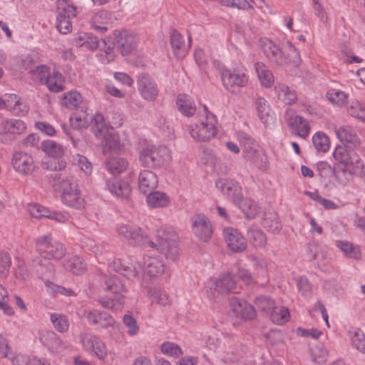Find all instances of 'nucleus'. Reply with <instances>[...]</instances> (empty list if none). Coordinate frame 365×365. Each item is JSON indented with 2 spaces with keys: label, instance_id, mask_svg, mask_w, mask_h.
Instances as JSON below:
<instances>
[{
  "label": "nucleus",
  "instance_id": "obj_1",
  "mask_svg": "<svg viewBox=\"0 0 365 365\" xmlns=\"http://www.w3.org/2000/svg\"><path fill=\"white\" fill-rule=\"evenodd\" d=\"M336 134L343 145L335 148L333 155L338 162L333 168L327 163H322L323 169L331 172L335 178L346 185L352 175H365V165L359 157L356 148L359 145V139L349 127H340Z\"/></svg>",
  "mask_w": 365,
  "mask_h": 365
},
{
  "label": "nucleus",
  "instance_id": "obj_2",
  "mask_svg": "<svg viewBox=\"0 0 365 365\" xmlns=\"http://www.w3.org/2000/svg\"><path fill=\"white\" fill-rule=\"evenodd\" d=\"M261 46L266 57L277 65L292 64L294 66L298 67L301 63L299 53L292 45L290 47L293 50H291V53L288 54L287 56L284 55L279 46L269 39L262 40L261 41Z\"/></svg>",
  "mask_w": 365,
  "mask_h": 365
},
{
  "label": "nucleus",
  "instance_id": "obj_3",
  "mask_svg": "<svg viewBox=\"0 0 365 365\" xmlns=\"http://www.w3.org/2000/svg\"><path fill=\"white\" fill-rule=\"evenodd\" d=\"M36 253L41 255L45 259L60 260L66 254V248L63 244L55 241L51 235H45L35 240Z\"/></svg>",
  "mask_w": 365,
  "mask_h": 365
},
{
  "label": "nucleus",
  "instance_id": "obj_4",
  "mask_svg": "<svg viewBox=\"0 0 365 365\" xmlns=\"http://www.w3.org/2000/svg\"><path fill=\"white\" fill-rule=\"evenodd\" d=\"M169 159V150L165 146L147 145L139 150V162L144 168L160 167Z\"/></svg>",
  "mask_w": 365,
  "mask_h": 365
},
{
  "label": "nucleus",
  "instance_id": "obj_5",
  "mask_svg": "<svg viewBox=\"0 0 365 365\" xmlns=\"http://www.w3.org/2000/svg\"><path fill=\"white\" fill-rule=\"evenodd\" d=\"M41 148L46 154L53 159L42 163V168L44 170L52 171H60L66 168L67 163L61 158L64 154L63 146L52 140H43L41 144Z\"/></svg>",
  "mask_w": 365,
  "mask_h": 365
},
{
  "label": "nucleus",
  "instance_id": "obj_6",
  "mask_svg": "<svg viewBox=\"0 0 365 365\" xmlns=\"http://www.w3.org/2000/svg\"><path fill=\"white\" fill-rule=\"evenodd\" d=\"M93 122V133L102 145L108 149L115 148L118 143V137L113 130L107 125L105 117L101 113H96Z\"/></svg>",
  "mask_w": 365,
  "mask_h": 365
},
{
  "label": "nucleus",
  "instance_id": "obj_7",
  "mask_svg": "<svg viewBox=\"0 0 365 365\" xmlns=\"http://www.w3.org/2000/svg\"><path fill=\"white\" fill-rule=\"evenodd\" d=\"M217 122L215 115L210 113V116L206 115L205 120L199 124H195L190 128L191 137L197 141L206 142L215 138L217 133L215 126Z\"/></svg>",
  "mask_w": 365,
  "mask_h": 365
},
{
  "label": "nucleus",
  "instance_id": "obj_8",
  "mask_svg": "<svg viewBox=\"0 0 365 365\" xmlns=\"http://www.w3.org/2000/svg\"><path fill=\"white\" fill-rule=\"evenodd\" d=\"M113 36L117 50L123 56H127L136 49L139 39L133 32L127 30H115Z\"/></svg>",
  "mask_w": 365,
  "mask_h": 365
},
{
  "label": "nucleus",
  "instance_id": "obj_9",
  "mask_svg": "<svg viewBox=\"0 0 365 365\" xmlns=\"http://www.w3.org/2000/svg\"><path fill=\"white\" fill-rule=\"evenodd\" d=\"M79 339L83 349L90 354L95 355L101 360L106 358L108 351L105 343L97 336L89 333H83Z\"/></svg>",
  "mask_w": 365,
  "mask_h": 365
},
{
  "label": "nucleus",
  "instance_id": "obj_10",
  "mask_svg": "<svg viewBox=\"0 0 365 365\" xmlns=\"http://www.w3.org/2000/svg\"><path fill=\"white\" fill-rule=\"evenodd\" d=\"M11 164L15 171L24 176L32 175L36 168L33 156L23 151H17L13 154Z\"/></svg>",
  "mask_w": 365,
  "mask_h": 365
},
{
  "label": "nucleus",
  "instance_id": "obj_11",
  "mask_svg": "<svg viewBox=\"0 0 365 365\" xmlns=\"http://www.w3.org/2000/svg\"><path fill=\"white\" fill-rule=\"evenodd\" d=\"M118 235L123 237L125 242L133 247L142 245L144 231L138 226L131 224H120L116 227Z\"/></svg>",
  "mask_w": 365,
  "mask_h": 365
},
{
  "label": "nucleus",
  "instance_id": "obj_12",
  "mask_svg": "<svg viewBox=\"0 0 365 365\" xmlns=\"http://www.w3.org/2000/svg\"><path fill=\"white\" fill-rule=\"evenodd\" d=\"M192 230L195 235L203 242H207L212 234L209 218L204 214H196L191 217Z\"/></svg>",
  "mask_w": 365,
  "mask_h": 365
},
{
  "label": "nucleus",
  "instance_id": "obj_13",
  "mask_svg": "<svg viewBox=\"0 0 365 365\" xmlns=\"http://www.w3.org/2000/svg\"><path fill=\"white\" fill-rule=\"evenodd\" d=\"M215 185L223 195L229 197L235 205L240 202L242 188L238 182L229 178H220L215 182Z\"/></svg>",
  "mask_w": 365,
  "mask_h": 365
},
{
  "label": "nucleus",
  "instance_id": "obj_14",
  "mask_svg": "<svg viewBox=\"0 0 365 365\" xmlns=\"http://www.w3.org/2000/svg\"><path fill=\"white\" fill-rule=\"evenodd\" d=\"M220 73L223 86L230 91L234 92L236 87H243L247 84V77L240 70L222 68Z\"/></svg>",
  "mask_w": 365,
  "mask_h": 365
},
{
  "label": "nucleus",
  "instance_id": "obj_15",
  "mask_svg": "<svg viewBox=\"0 0 365 365\" xmlns=\"http://www.w3.org/2000/svg\"><path fill=\"white\" fill-rule=\"evenodd\" d=\"M46 260L41 255L36 253V255L31 257L29 262L31 270L39 278L50 277L55 274V265L51 262H45Z\"/></svg>",
  "mask_w": 365,
  "mask_h": 365
},
{
  "label": "nucleus",
  "instance_id": "obj_16",
  "mask_svg": "<svg viewBox=\"0 0 365 365\" xmlns=\"http://www.w3.org/2000/svg\"><path fill=\"white\" fill-rule=\"evenodd\" d=\"M139 91L147 101H154L158 95V88L154 79L148 73L139 75L138 78Z\"/></svg>",
  "mask_w": 365,
  "mask_h": 365
},
{
  "label": "nucleus",
  "instance_id": "obj_17",
  "mask_svg": "<svg viewBox=\"0 0 365 365\" xmlns=\"http://www.w3.org/2000/svg\"><path fill=\"white\" fill-rule=\"evenodd\" d=\"M224 237L227 247L235 252H242L247 248L246 239L236 230L227 227L224 230Z\"/></svg>",
  "mask_w": 365,
  "mask_h": 365
},
{
  "label": "nucleus",
  "instance_id": "obj_18",
  "mask_svg": "<svg viewBox=\"0 0 365 365\" xmlns=\"http://www.w3.org/2000/svg\"><path fill=\"white\" fill-rule=\"evenodd\" d=\"M86 319L91 325H96V329H107L115 324V319L111 315L99 309H93L88 312Z\"/></svg>",
  "mask_w": 365,
  "mask_h": 365
},
{
  "label": "nucleus",
  "instance_id": "obj_19",
  "mask_svg": "<svg viewBox=\"0 0 365 365\" xmlns=\"http://www.w3.org/2000/svg\"><path fill=\"white\" fill-rule=\"evenodd\" d=\"M232 310L242 319L251 320L256 316L255 308L244 299L232 298L230 301Z\"/></svg>",
  "mask_w": 365,
  "mask_h": 365
},
{
  "label": "nucleus",
  "instance_id": "obj_20",
  "mask_svg": "<svg viewBox=\"0 0 365 365\" xmlns=\"http://www.w3.org/2000/svg\"><path fill=\"white\" fill-rule=\"evenodd\" d=\"M106 189L112 195L121 199H127L131 193V188L128 182L115 177L106 180Z\"/></svg>",
  "mask_w": 365,
  "mask_h": 365
},
{
  "label": "nucleus",
  "instance_id": "obj_21",
  "mask_svg": "<svg viewBox=\"0 0 365 365\" xmlns=\"http://www.w3.org/2000/svg\"><path fill=\"white\" fill-rule=\"evenodd\" d=\"M138 182L139 191L145 195L154 190L158 185L157 175L148 170H143L139 173Z\"/></svg>",
  "mask_w": 365,
  "mask_h": 365
},
{
  "label": "nucleus",
  "instance_id": "obj_22",
  "mask_svg": "<svg viewBox=\"0 0 365 365\" xmlns=\"http://www.w3.org/2000/svg\"><path fill=\"white\" fill-rule=\"evenodd\" d=\"M39 340L51 352L58 353L63 349V342L53 331L44 330L40 333Z\"/></svg>",
  "mask_w": 365,
  "mask_h": 365
},
{
  "label": "nucleus",
  "instance_id": "obj_23",
  "mask_svg": "<svg viewBox=\"0 0 365 365\" xmlns=\"http://www.w3.org/2000/svg\"><path fill=\"white\" fill-rule=\"evenodd\" d=\"M238 138L243 146L245 157L254 161L255 158L259 155L257 143L245 133H240Z\"/></svg>",
  "mask_w": 365,
  "mask_h": 365
},
{
  "label": "nucleus",
  "instance_id": "obj_24",
  "mask_svg": "<svg viewBox=\"0 0 365 365\" xmlns=\"http://www.w3.org/2000/svg\"><path fill=\"white\" fill-rule=\"evenodd\" d=\"M236 289V282L230 273L221 274L216 279L214 289L221 294H228L235 292Z\"/></svg>",
  "mask_w": 365,
  "mask_h": 365
},
{
  "label": "nucleus",
  "instance_id": "obj_25",
  "mask_svg": "<svg viewBox=\"0 0 365 365\" xmlns=\"http://www.w3.org/2000/svg\"><path fill=\"white\" fill-rule=\"evenodd\" d=\"M26 129L25 123L18 119H4L0 123V134H21Z\"/></svg>",
  "mask_w": 365,
  "mask_h": 365
},
{
  "label": "nucleus",
  "instance_id": "obj_26",
  "mask_svg": "<svg viewBox=\"0 0 365 365\" xmlns=\"http://www.w3.org/2000/svg\"><path fill=\"white\" fill-rule=\"evenodd\" d=\"M170 41L175 55L180 57L190 47L191 37L189 36V43L186 46L182 36L177 30H173L170 34Z\"/></svg>",
  "mask_w": 365,
  "mask_h": 365
},
{
  "label": "nucleus",
  "instance_id": "obj_27",
  "mask_svg": "<svg viewBox=\"0 0 365 365\" xmlns=\"http://www.w3.org/2000/svg\"><path fill=\"white\" fill-rule=\"evenodd\" d=\"M289 127L296 131V134L303 138H306L309 133V125L308 121L301 115H294L287 120Z\"/></svg>",
  "mask_w": 365,
  "mask_h": 365
},
{
  "label": "nucleus",
  "instance_id": "obj_28",
  "mask_svg": "<svg viewBox=\"0 0 365 365\" xmlns=\"http://www.w3.org/2000/svg\"><path fill=\"white\" fill-rule=\"evenodd\" d=\"M178 110L185 116H192L196 112V106L193 99L187 94H179L176 99Z\"/></svg>",
  "mask_w": 365,
  "mask_h": 365
},
{
  "label": "nucleus",
  "instance_id": "obj_29",
  "mask_svg": "<svg viewBox=\"0 0 365 365\" xmlns=\"http://www.w3.org/2000/svg\"><path fill=\"white\" fill-rule=\"evenodd\" d=\"M158 242L163 250L169 249L177 238L176 232L171 227H161L157 230Z\"/></svg>",
  "mask_w": 365,
  "mask_h": 365
},
{
  "label": "nucleus",
  "instance_id": "obj_30",
  "mask_svg": "<svg viewBox=\"0 0 365 365\" xmlns=\"http://www.w3.org/2000/svg\"><path fill=\"white\" fill-rule=\"evenodd\" d=\"M144 267L145 272L150 277H157L162 274L165 271L164 263L157 257H145Z\"/></svg>",
  "mask_w": 365,
  "mask_h": 365
},
{
  "label": "nucleus",
  "instance_id": "obj_31",
  "mask_svg": "<svg viewBox=\"0 0 365 365\" xmlns=\"http://www.w3.org/2000/svg\"><path fill=\"white\" fill-rule=\"evenodd\" d=\"M94 116H89L84 113H75L70 116L69 120L71 126L75 130H82L87 128L90 125L93 130V120Z\"/></svg>",
  "mask_w": 365,
  "mask_h": 365
},
{
  "label": "nucleus",
  "instance_id": "obj_32",
  "mask_svg": "<svg viewBox=\"0 0 365 365\" xmlns=\"http://www.w3.org/2000/svg\"><path fill=\"white\" fill-rule=\"evenodd\" d=\"M44 82L49 91L58 93L64 88L65 78L61 72L53 71L47 75Z\"/></svg>",
  "mask_w": 365,
  "mask_h": 365
},
{
  "label": "nucleus",
  "instance_id": "obj_33",
  "mask_svg": "<svg viewBox=\"0 0 365 365\" xmlns=\"http://www.w3.org/2000/svg\"><path fill=\"white\" fill-rule=\"evenodd\" d=\"M235 205L242 210L248 219H254L260 211L259 207L255 201L249 198H244L243 196L240 199V202Z\"/></svg>",
  "mask_w": 365,
  "mask_h": 365
},
{
  "label": "nucleus",
  "instance_id": "obj_34",
  "mask_svg": "<svg viewBox=\"0 0 365 365\" xmlns=\"http://www.w3.org/2000/svg\"><path fill=\"white\" fill-rule=\"evenodd\" d=\"M146 195V202L151 207H166L170 202L169 197L165 192L153 190Z\"/></svg>",
  "mask_w": 365,
  "mask_h": 365
},
{
  "label": "nucleus",
  "instance_id": "obj_35",
  "mask_svg": "<svg viewBox=\"0 0 365 365\" xmlns=\"http://www.w3.org/2000/svg\"><path fill=\"white\" fill-rule=\"evenodd\" d=\"M262 227L268 232L277 234L282 229V224L274 212L265 213L262 220Z\"/></svg>",
  "mask_w": 365,
  "mask_h": 365
},
{
  "label": "nucleus",
  "instance_id": "obj_36",
  "mask_svg": "<svg viewBox=\"0 0 365 365\" xmlns=\"http://www.w3.org/2000/svg\"><path fill=\"white\" fill-rule=\"evenodd\" d=\"M61 201L66 205L80 210L84 207V198L81 195V190L73 193L66 192L61 195Z\"/></svg>",
  "mask_w": 365,
  "mask_h": 365
},
{
  "label": "nucleus",
  "instance_id": "obj_37",
  "mask_svg": "<svg viewBox=\"0 0 365 365\" xmlns=\"http://www.w3.org/2000/svg\"><path fill=\"white\" fill-rule=\"evenodd\" d=\"M275 92L277 93L278 98L285 104L291 105L297 99V93L294 90L291 89L284 84H279L275 86Z\"/></svg>",
  "mask_w": 365,
  "mask_h": 365
},
{
  "label": "nucleus",
  "instance_id": "obj_38",
  "mask_svg": "<svg viewBox=\"0 0 365 365\" xmlns=\"http://www.w3.org/2000/svg\"><path fill=\"white\" fill-rule=\"evenodd\" d=\"M57 16L60 18L72 19L76 16V7L66 0H58L56 1Z\"/></svg>",
  "mask_w": 365,
  "mask_h": 365
},
{
  "label": "nucleus",
  "instance_id": "obj_39",
  "mask_svg": "<svg viewBox=\"0 0 365 365\" xmlns=\"http://www.w3.org/2000/svg\"><path fill=\"white\" fill-rule=\"evenodd\" d=\"M128 166V161L122 158H111L106 161V167L112 175H118L124 172Z\"/></svg>",
  "mask_w": 365,
  "mask_h": 365
},
{
  "label": "nucleus",
  "instance_id": "obj_40",
  "mask_svg": "<svg viewBox=\"0 0 365 365\" xmlns=\"http://www.w3.org/2000/svg\"><path fill=\"white\" fill-rule=\"evenodd\" d=\"M106 289L116 294L123 295L126 292L125 287L118 276H110L105 280Z\"/></svg>",
  "mask_w": 365,
  "mask_h": 365
},
{
  "label": "nucleus",
  "instance_id": "obj_41",
  "mask_svg": "<svg viewBox=\"0 0 365 365\" xmlns=\"http://www.w3.org/2000/svg\"><path fill=\"white\" fill-rule=\"evenodd\" d=\"M114 267L117 272H120L128 279H133L138 277V271L136 267L128 262H122L121 259L115 261Z\"/></svg>",
  "mask_w": 365,
  "mask_h": 365
},
{
  "label": "nucleus",
  "instance_id": "obj_42",
  "mask_svg": "<svg viewBox=\"0 0 365 365\" xmlns=\"http://www.w3.org/2000/svg\"><path fill=\"white\" fill-rule=\"evenodd\" d=\"M247 235L250 242L255 247H264L267 244L266 235L260 230L250 228Z\"/></svg>",
  "mask_w": 365,
  "mask_h": 365
},
{
  "label": "nucleus",
  "instance_id": "obj_43",
  "mask_svg": "<svg viewBox=\"0 0 365 365\" xmlns=\"http://www.w3.org/2000/svg\"><path fill=\"white\" fill-rule=\"evenodd\" d=\"M255 305L264 314L271 316V312L274 308L275 302L269 297L259 296L255 298Z\"/></svg>",
  "mask_w": 365,
  "mask_h": 365
},
{
  "label": "nucleus",
  "instance_id": "obj_44",
  "mask_svg": "<svg viewBox=\"0 0 365 365\" xmlns=\"http://www.w3.org/2000/svg\"><path fill=\"white\" fill-rule=\"evenodd\" d=\"M336 245L347 257L356 259L361 256L359 248L358 247H354L349 242L338 240L336 242Z\"/></svg>",
  "mask_w": 365,
  "mask_h": 365
},
{
  "label": "nucleus",
  "instance_id": "obj_45",
  "mask_svg": "<svg viewBox=\"0 0 365 365\" xmlns=\"http://www.w3.org/2000/svg\"><path fill=\"white\" fill-rule=\"evenodd\" d=\"M99 302L105 309L118 310L122 309L125 304V297L123 295L115 296L113 299L103 297Z\"/></svg>",
  "mask_w": 365,
  "mask_h": 365
},
{
  "label": "nucleus",
  "instance_id": "obj_46",
  "mask_svg": "<svg viewBox=\"0 0 365 365\" xmlns=\"http://www.w3.org/2000/svg\"><path fill=\"white\" fill-rule=\"evenodd\" d=\"M64 268L74 274H80L86 269V264L79 257H73L63 262Z\"/></svg>",
  "mask_w": 365,
  "mask_h": 365
},
{
  "label": "nucleus",
  "instance_id": "obj_47",
  "mask_svg": "<svg viewBox=\"0 0 365 365\" xmlns=\"http://www.w3.org/2000/svg\"><path fill=\"white\" fill-rule=\"evenodd\" d=\"M312 143L319 152L326 153L329 149V139L324 133H316L312 137Z\"/></svg>",
  "mask_w": 365,
  "mask_h": 365
},
{
  "label": "nucleus",
  "instance_id": "obj_48",
  "mask_svg": "<svg viewBox=\"0 0 365 365\" xmlns=\"http://www.w3.org/2000/svg\"><path fill=\"white\" fill-rule=\"evenodd\" d=\"M327 98L332 104L342 106L346 103L348 96L340 90L330 89L327 92Z\"/></svg>",
  "mask_w": 365,
  "mask_h": 365
},
{
  "label": "nucleus",
  "instance_id": "obj_49",
  "mask_svg": "<svg viewBox=\"0 0 365 365\" xmlns=\"http://www.w3.org/2000/svg\"><path fill=\"white\" fill-rule=\"evenodd\" d=\"M256 71L262 84L267 88L271 87L274 83V76L272 73L265 69L264 65L259 63L256 64Z\"/></svg>",
  "mask_w": 365,
  "mask_h": 365
},
{
  "label": "nucleus",
  "instance_id": "obj_50",
  "mask_svg": "<svg viewBox=\"0 0 365 365\" xmlns=\"http://www.w3.org/2000/svg\"><path fill=\"white\" fill-rule=\"evenodd\" d=\"M46 287L48 289V292L53 296L57 294H61L63 296H73L75 292L72 289L66 288L64 287L54 284L50 280H46L44 282Z\"/></svg>",
  "mask_w": 365,
  "mask_h": 365
},
{
  "label": "nucleus",
  "instance_id": "obj_51",
  "mask_svg": "<svg viewBox=\"0 0 365 365\" xmlns=\"http://www.w3.org/2000/svg\"><path fill=\"white\" fill-rule=\"evenodd\" d=\"M51 321L54 328L61 333H64L68 329L69 322L65 315L53 313L51 314Z\"/></svg>",
  "mask_w": 365,
  "mask_h": 365
},
{
  "label": "nucleus",
  "instance_id": "obj_52",
  "mask_svg": "<svg viewBox=\"0 0 365 365\" xmlns=\"http://www.w3.org/2000/svg\"><path fill=\"white\" fill-rule=\"evenodd\" d=\"M81 102V96L76 91H70L63 94L61 104L66 108L73 109Z\"/></svg>",
  "mask_w": 365,
  "mask_h": 365
},
{
  "label": "nucleus",
  "instance_id": "obj_53",
  "mask_svg": "<svg viewBox=\"0 0 365 365\" xmlns=\"http://www.w3.org/2000/svg\"><path fill=\"white\" fill-rule=\"evenodd\" d=\"M105 121L109 128L114 130V128L122 125L123 122V115L118 110H109L106 114Z\"/></svg>",
  "mask_w": 365,
  "mask_h": 365
},
{
  "label": "nucleus",
  "instance_id": "obj_54",
  "mask_svg": "<svg viewBox=\"0 0 365 365\" xmlns=\"http://www.w3.org/2000/svg\"><path fill=\"white\" fill-rule=\"evenodd\" d=\"M13 365H50V364L44 359L29 358L25 355L18 354L15 356V359H13Z\"/></svg>",
  "mask_w": 365,
  "mask_h": 365
},
{
  "label": "nucleus",
  "instance_id": "obj_55",
  "mask_svg": "<svg viewBox=\"0 0 365 365\" xmlns=\"http://www.w3.org/2000/svg\"><path fill=\"white\" fill-rule=\"evenodd\" d=\"M61 195L66 192L73 193L80 191L77 180L73 176H68L60 181L59 185Z\"/></svg>",
  "mask_w": 365,
  "mask_h": 365
},
{
  "label": "nucleus",
  "instance_id": "obj_56",
  "mask_svg": "<svg viewBox=\"0 0 365 365\" xmlns=\"http://www.w3.org/2000/svg\"><path fill=\"white\" fill-rule=\"evenodd\" d=\"M289 313L287 309L284 307H277L274 305V309L271 312L270 319L276 324H282L288 321Z\"/></svg>",
  "mask_w": 365,
  "mask_h": 365
},
{
  "label": "nucleus",
  "instance_id": "obj_57",
  "mask_svg": "<svg viewBox=\"0 0 365 365\" xmlns=\"http://www.w3.org/2000/svg\"><path fill=\"white\" fill-rule=\"evenodd\" d=\"M28 211L31 216L35 218H49L51 213V210L38 203L28 205Z\"/></svg>",
  "mask_w": 365,
  "mask_h": 365
},
{
  "label": "nucleus",
  "instance_id": "obj_58",
  "mask_svg": "<svg viewBox=\"0 0 365 365\" xmlns=\"http://www.w3.org/2000/svg\"><path fill=\"white\" fill-rule=\"evenodd\" d=\"M349 114L365 122V104L359 101H354L348 108Z\"/></svg>",
  "mask_w": 365,
  "mask_h": 365
},
{
  "label": "nucleus",
  "instance_id": "obj_59",
  "mask_svg": "<svg viewBox=\"0 0 365 365\" xmlns=\"http://www.w3.org/2000/svg\"><path fill=\"white\" fill-rule=\"evenodd\" d=\"M312 361L317 364H324L327 359L328 351L322 345H317L311 349Z\"/></svg>",
  "mask_w": 365,
  "mask_h": 365
},
{
  "label": "nucleus",
  "instance_id": "obj_60",
  "mask_svg": "<svg viewBox=\"0 0 365 365\" xmlns=\"http://www.w3.org/2000/svg\"><path fill=\"white\" fill-rule=\"evenodd\" d=\"M11 265V259L7 252L2 251L0 253V277L5 279L7 277Z\"/></svg>",
  "mask_w": 365,
  "mask_h": 365
},
{
  "label": "nucleus",
  "instance_id": "obj_61",
  "mask_svg": "<svg viewBox=\"0 0 365 365\" xmlns=\"http://www.w3.org/2000/svg\"><path fill=\"white\" fill-rule=\"evenodd\" d=\"M148 294L161 306H166L169 304L168 295L165 291L159 288H150L148 290Z\"/></svg>",
  "mask_w": 365,
  "mask_h": 365
},
{
  "label": "nucleus",
  "instance_id": "obj_62",
  "mask_svg": "<svg viewBox=\"0 0 365 365\" xmlns=\"http://www.w3.org/2000/svg\"><path fill=\"white\" fill-rule=\"evenodd\" d=\"M352 345L361 353L365 354V335L364 332L358 329L351 336Z\"/></svg>",
  "mask_w": 365,
  "mask_h": 365
},
{
  "label": "nucleus",
  "instance_id": "obj_63",
  "mask_svg": "<svg viewBox=\"0 0 365 365\" xmlns=\"http://www.w3.org/2000/svg\"><path fill=\"white\" fill-rule=\"evenodd\" d=\"M255 106L260 120L262 123H266V117L268 115L269 110L267 101L262 97H259L255 101Z\"/></svg>",
  "mask_w": 365,
  "mask_h": 365
},
{
  "label": "nucleus",
  "instance_id": "obj_64",
  "mask_svg": "<svg viewBox=\"0 0 365 365\" xmlns=\"http://www.w3.org/2000/svg\"><path fill=\"white\" fill-rule=\"evenodd\" d=\"M161 351L166 355L178 357L182 354L181 348L176 344L170 341H165L161 345Z\"/></svg>",
  "mask_w": 365,
  "mask_h": 365
}]
</instances>
